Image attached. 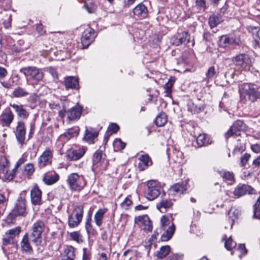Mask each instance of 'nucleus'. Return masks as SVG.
Returning a JSON list of instances; mask_svg holds the SVG:
<instances>
[{"mask_svg": "<svg viewBox=\"0 0 260 260\" xmlns=\"http://www.w3.org/2000/svg\"><path fill=\"white\" fill-rule=\"evenodd\" d=\"M240 100L243 102L253 103L260 99V88L253 84L244 83L239 86Z\"/></svg>", "mask_w": 260, "mask_h": 260, "instance_id": "nucleus-1", "label": "nucleus"}, {"mask_svg": "<svg viewBox=\"0 0 260 260\" xmlns=\"http://www.w3.org/2000/svg\"><path fill=\"white\" fill-rule=\"evenodd\" d=\"M232 62L236 69L240 71H249L252 66L251 59L245 53L239 54L232 58Z\"/></svg>", "mask_w": 260, "mask_h": 260, "instance_id": "nucleus-2", "label": "nucleus"}, {"mask_svg": "<svg viewBox=\"0 0 260 260\" xmlns=\"http://www.w3.org/2000/svg\"><path fill=\"white\" fill-rule=\"evenodd\" d=\"M45 223L38 220L34 222L31 228L30 240L36 246L41 245L42 242V233L45 230Z\"/></svg>", "mask_w": 260, "mask_h": 260, "instance_id": "nucleus-3", "label": "nucleus"}, {"mask_svg": "<svg viewBox=\"0 0 260 260\" xmlns=\"http://www.w3.org/2000/svg\"><path fill=\"white\" fill-rule=\"evenodd\" d=\"M20 72L24 74L26 77L30 78L37 82L42 81L44 78V73L42 70L36 67H27L21 68Z\"/></svg>", "mask_w": 260, "mask_h": 260, "instance_id": "nucleus-4", "label": "nucleus"}, {"mask_svg": "<svg viewBox=\"0 0 260 260\" xmlns=\"http://www.w3.org/2000/svg\"><path fill=\"white\" fill-rule=\"evenodd\" d=\"M25 191L22 192L17 200L14 207L12 211V214L14 216H20L25 217L27 214L26 211V199L23 194Z\"/></svg>", "mask_w": 260, "mask_h": 260, "instance_id": "nucleus-5", "label": "nucleus"}, {"mask_svg": "<svg viewBox=\"0 0 260 260\" xmlns=\"http://www.w3.org/2000/svg\"><path fill=\"white\" fill-rule=\"evenodd\" d=\"M145 196L149 200H153L160 194V187L156 181L154 180L148 181Z\"/></svg>", "mask_w": 260, "mask_h": 260, "instance_id": "nucleus-6", "label": "nucleus"}, {"mask_svg": "<svg viewBox=\"0 0 260 260\" xmlns=\"http://www.w3.org/2000/svg\"><path fill=\"white\" fill-rule=\"evenodd\" d=\"M13 132L19 144L22 146L25 144L26 127L24 121H18Z\"/></svg>", "mask_w": 260, "mask_h": 260, "instance_id": "nucleus-7", "label": "nucleus"}, {"mask_svg": "<svg viewBox=\"0 0 260 260\" xmlns=\"http://www.w3.org/2000/svg\"><path fill=\"white\" fill-rule=\"evenodd\" d=\"M246 129V125L242 120H237L231 126V128L225 134V137L228 139L234 136H238L240 135V132Z\"/></svg>", "mask_w": 260, "mask_h": 260, "instance_id": "nucleus-8", "label": "nucleus"}, {"mask_svg": "<svg viewBox=\"0 0 260 260\" xmlns=\"http://www.w3.org/2000/svg\"><path fill=\"white\" fill-rule=\"evenodd\" d=\"M94 30L88 25L86 26L82 32V49L87 48L94 41Z\"/></svg>", "mask_w": 260, "mask_h": 260, "instance_id": "nucleus-9", "label": "nucleus"}, {"mask_svg": "<svg viewBox=\"0 0 260 260\" xmlns=\"http://www.w3.org/2000/svg\"><path fill=\"white\" fill-rule=\"evenodd\" d=\"M53 151L47 148L38 158V164L39 168L42 169L52 163Z\"/></svg>", "mask_w": 260, "mask_h": 260, "instance_id": "nucleus-10", "label": "nucleus"}, {"mask_svg": "<svg viewBox=\"0 0 260 260\" xmlns=\"http://www.w3.org/2000/svg\"><path fill=\"white\" fill-rule=\"evenodd\" d=\"M14 119V114L10 108L3 111L0 116V124L3 127H9Z\"/></svg>", "mask_w": 260, "mask_h": 260, "instance_id": "nucleus-11", "label": "nucleus"}, {"mask_svg": "<svg viewBox=\"0 0 260 260\" xmlns=\"http://www.w3.org/2000/svg\"><path fill=\"white\" fill-rule=\"evenodd\" d=\"M235 44L240 45L241 41L239 37L223 35L220 37L218 41V45L220 47L225 48L229 45Z\"/></svg>", "mask_w": 260, "mask_h": 260, "instance_id": "nucleus-12", "label": "nucleus"}, {"mask_svg": "<svg viewBox=\"0 0 260 260\" xmlns=\"http://www.w3.org/2000/svg\"><path fill=\"white\" fill-rule=\"evenodd\" d=\"M135 221L139 226L143 228L145 231H152V224L148 215L139 216L135 218Z\"/></svg>", "mask_w": 260, "mask_h": 260, "instance_id": "nucleus-13", "label": "nucleus"}, {"mask_svg": "<svg viewBox=\"0 0 260 260\" xmlns=\"http://www.w3.org/2000/svg\"><path fill=\"white\" fill-rule=\"evenodd\" d=\"M80 176L76 173L70 174L67 179V182L70 189L74 191H80L81 186L79 183Z\"/></svg>", "mask_w": 260, "mask_h": 260, "instance_id": "nucleus-14", "label": "nucleus"}, {"mask_svg": "<svg viewBox=\"0 0 260 260\" xmlns=\"http://www.w3.org/2000/svg\"><path fill=\"white\" fill-rule=\"evenodd\" d=\"M173 205L172 200L165 193L161 196L160 202L157 204V208L162 213L166 212Z\"/></svg>", "mask_w": 260, "mask_h": 260, "instance_id": "nucleus-15", "label": "nucleus"}, {"mask_svg": "<svg viewBox=\"0 0 260 260\" xmlns=\"http://www.w3.org/2000/svg\"><path fill=\"white\" fill-rule=\"evenodd\" d=\"M189 40L190 35L187 31L178 32L172 39L173 44L176 46H179L182 44L188 43Z\"/></svg>", "mask_w": 260, "mask_h": 260, "instance_id": "nucleus-16", "label": "nucleus"}, {"mask_svg": "<svg viewBox=\"0 0 260 260\" xmlns=\"http://www.w3.org/2000/svg\"><path fill=\"white\" fill-rule=\"evenodd\" d=\"M63 85L66 89H79V78L75 76H67L64 78Z\"/></svg>", "mask_w": 260, "mask_h": 260, "instance_id": "nucleus-17", "label": "nucleus"}, {"mask_svg": "<svg viewBox=\"0 0 260 260\" xmlns=\"http://www.w3.org/2000/svg\"><path fill=\"white\" fill-rule=\"evenodd\" d=\"M31 202L34 205H40L42 203V191L38 185H35L30 191Z\"/></svg>", "mask_w": 260, "mask_h": 260, "instance_id": "nucleus-18", "label": "nucleus"}, {"mask_svg": "<svg viewBox=\"0 0 260 260\" xmlns=\"http://www.w3.org/2000/svg\"><path fill=\"white\" fill-rule=\"evenodd\" d=\"M253 190V188L249 185L239 184L235 188L233 193L236 197L239 198L246 193H252Z\"/></svg>", "mask_w": 260, "mask_h": 260, "instance_id": "nucleus-19", "label": "nucleus"}, {"mask_svg": "<svg viewBox=\"0 0 260 260\" xmlns=\"http://www.w3.org/2000/svg\"><path fill=\"white\" fill-rule=\"evenodd\" d=\"M10 106L14 109L18 117L22 119H26L28 117L29 113L24 108L23 105L10 103Z\"/></svg>", "mask_w": 260, "mask_h": 260, "instance_id": "nucleus-20", "label": "nucleus"}, {"mask_svg": "<svg viewBox=\"0 0 260 260\" xmlns=\"http://www.w3.org/2000/svg\"><path fill=\"white\" fill-rule=\"evenodd\" d=\"M20 245L23 253L30 254L32 253L33 249L30 244L28 233H25L23 236L20 242Z\"/></svg>", "mask_w": 260, "mask_h": 260, "instance_id": "nucleus-21", "label": "nucleus"}, {"mask_svg": "<svg viewBox=\"0 0 260 260\" xmlns=\"http://www.w3.org/2000/svg\"><path fill=\"white\" fill-rule=\"evenodd\" d=\"M99 135V132L93 128L87 129L86 128L84 140L89 144H94Z\"/></svg>", "mask_w": 260, "mask_h": 260, "instance_id": "nucleus-22", "label": "nucleus"}, {"mask_svg": "<svg viewBox=\"0 0 260 260\" xmlns=\"http://www.w3.org/2000/svg\"><path fill=\"white\" fill-rule=\"evenodd\" d=\"M67 114L70 120L78 119L81 115V107L78 105L75 106L68 110Z\"/></svg>", "mask_w": 260, "mask_h": 260, "instance_id": "nucleus-23", "label": "nucleus"}, {"mask_svg": "<svg viewBox=\"0 0 260 260\" xmlns=\"http://www.w3.org/2000/svg\"><path fill=\"white\" fill-rule=\"evenodd\" d=\"M134 15L138 18H145L147 16V7L142 4H139L133 10Z\"/></svg>", "mask_w": 260, "mask_h": 260, "instance_id": "nucleus-24", "label": "nucleus"}, {"mask_svg": "<svg viewBox=\"0 0 260 260\" xmlns=\"http://www.w3.org/2000/svg\"><path fill=\"white\" fill-rule=\"evenodd\" d=\"M59 178L58 174L56 173H46L43 178V181L45 184L48 185H52L57 182Z\"/></svg>", "mask_w": 260, "mask_h": 260, "instance_id": "nucleus-25", "label": "nucleus"}, {"mask_svg": "<svg viewBox=\"0 0 260 260\" xmlns=\"http://www.w3.org/2000/svg\"><path fill=\"white\" fill-rule=\"evenodd\" d=\"M75 256V249L71 246H66L61 254L62 260H73Z\"/></svg>", "mask_w": 260, "mask_h": 260, "instance_id": "nucleus-26", "label": "nucleus"}, {"mask_svg": "<svg viewBox=\"0 0 260 260\" xmlns=\"http://www.w3.org/2000/svg\"><path fill=\"white\" fill-rule=\"evenodd\" d=\"M140 162L138 168L140 171L145 170L147 167L152 165V161L148 155H142L140 157Z\"/></svg>", "mask_w": 260, "mask_h": 260, "instance_id": "nucleus-27", "label": "nucleus"}, {"mask_svg": "<svg viewBox=\"0 0 260 260\" xmlns=\"http://www.w3.org/2000/svg\"><path fill=\"white\" fill-rule=\"evenodd\" d=\"M188 187V184L187 181L179 182L172 187V189L176 193L182 194L185 191Z\"/></svg>", "mask_w": 260, "mask_h": 260, "instance_id": "nucleus-28", "label": "nucleus"}, {"mask_svg": "<svg viewBox=\"0 0 260 260\" xmlns=\"http://www.w3.org/2000/svg\"><path fill=\"white\" fill-rule=\"evenodd\" d=\"M223 21L221 16L218 14H213L209 17L208 23L211 28H214Z\"/></svg>", "mask_w": 260, "mask_h": 260, "instance_id": "nucleus-29", "label": "nucleus"}, {"mask_svg": "<svg viewBox=\"0 0 260 260\" xmlns=\"http://www.w3.org/2000/svg\"><path fill=\"white\" fill-rule=\"evenodd\" d=\"M81 220V213L73 214L69 219V225L71 228H74L78 225Z\"/></svg>", "mask_w": 260, "mask_h": 260, "instance_id": "nucleus-30", "label": "nucleus"}, {"mask_svg": "<svg viewBox=\"0 0 260 260\" xmlns=\"http://www.w3.org/2000/svg\"><path fill=\"white\" fill-rule=\"evenodd\" d=\"M106 208H103L99 209L94 215V220L96 224L98 226H100L102 224V220L104 214L107 212Z\"/></svg>", "mask_w": 260, "mask_h": 260, "instance_id": "nucleus-31", "label": "nucleus"}, {"mask_svg": "<svg viewBox=\"0 0 260 260\" xmlns=\"http://www.w3.org/2000/svg\"><path fill=\"white\" fill-rule=\"evenodd\" d=\"M218 74V72L216 70L214 66H211L209 68L206 73V78L205 80L207 81L213 80L215 79Z\"/></svg>", "mask_w": 260, "mask_h": 260, "instance_id": "nucleus-32", "label": "nucleus"}, {"mask_svg": "<svg viewBox=\"0 0 260 260\" xmlns=\"http://www.w3.org/2000/svg\"><path fill=\"white\" fill-rule=\"evenodd\" d=\"M81 157V151L80 150H71L68 151L67 154V158L71 161H75Z\"/></svg>", "mask_w": 260, "mask_h": 260, "instance_id": "nucleus-33", "label": "nucleus"}, {"mask_svg": "<svg viewBox=\"0 0 260 260\" xmlns=\"http://www.w3.org/2000/svg\"><path fill=\"white\" fill-rule=\"evenodd\" d=\"M214 171L216 172L225 180L232 181L234 179V174L232 172L219 169H214Z\"/></svg>", "mask_w": 260, "mask_h": 260, "instance_id": "nucleus-34", "label": "nucleus"}, {"mask_svg": "<svg viewBox=\"0 0 260 260\" xmlns=\"http://www.w3.org/2000/svg\"><path fill=\"white\" fill-rule=\"evenodd\" d=\"M174 231L175 226L173 224L161 235V240L162 241H167L169 240L172 238Z\"/></svg>", "mask_w": 260, "mask_h": 260, "instance_id": "nucleus-35", "label": "nucleus"}, {"mask_svg": "<svg viewBox=\"0 0 260 260\" xmlns=\"http://www.w3.org/2000/svg\"><path fill=\"white\" fill-rule=\"evenodd\" d=\"M171 251V247L169 245L161 246L157 251L156 256L158 258H162L166 256Z\"/></svg>", "mask_w": 260, "mask_h": 260, "instance_id": "nucleus-36", "label": "nucleus"}, {"mask_svg": "<svg viewBox=\"0 0 260 260\" xmlns=\"http://www.w3.org/2000/svg\"><path fill=\"white\" fill-rule=\"evenodd\" d=\"M167 121V117L164 112H161L158 115L155 120L156 125L159 127L164 126L166 123Z\"/></svg>", "mask_w": 260, "mask_h": 260, "instance_id": "nucleus-37", "label": "nucleus"}, {"mask_svg": "<svg viewBox=\"0 0 260 260\" xmlns=\"http://www.w3.org/2000/svg\"><path fill=\"white\" fill-rule=\"evenodd\" d=\"M105 155L102 150H98L94 154L93 157V164H96L100 162L105 159Z\"/></svg>", "mask_w": 260, "mask_h": 260, "instance_id": "nucleus-38", "label": "nucleus"}, {"mask_svg": "<svg viewBox=\"0 0 260 260\" xmlns=\"http://www.w3.org/2000/svg\"><path fill=\"white\" fill-rule=\"evenodd\" d=\"M187 105L188 111H190L192 113H197L202 111L201 107L195 105L191 100L188 101Z\"/></svg>", "mask_w": 260, "mask_h": 260, "instance_id": "nucleus-39", "label": "nucleus"}, {"mask_svg": "<svg viewBox=\"0 0 260 260\" xmlns=\"http://www.w3.org/2000/svg\"><path fill=\"white\" fill-rule=\"evenodd\" d=\"M226 238L225 235L222 238V239L225 240L224 246L227 250H232L236 246V243L233 241L231 237L226 239Z\"/></svg>", "mask_w": 260, "mask_h": 260, "instance_id": "nucleus-40", "label": "nucleus"}, {"mask_svg": "<svg viewBox=\"0 0 260 260\" xmlns=\"http://www.w3.org/2000/svg\"><path fill=\"white\" fill-rule=\"evenodd\" d=\"M245 145L243 143H238L235 145L233 151L234 155H238L245 150Z\"/></svg>", "mask_w": 260, "mask_h": 260, "instance_id": "nucleus-41", "label": "nucleus"}, {"mask_svg": "<svg viewBox=\"0 0 260 260\" xmlns=\"http://www.w3.org/2000/svg\"><path fill=\"white\" fill-rule=\"evenodd\" d=\"M84 7L88 13H93L96 9V6L89 0L85 1Z\"/></svg>", "mask_w": 260, "mask_h": 260, "instance_id": "nucleus-42", "label": "nucleus"}, {"mask_svg": "<svg viewBox=\"0 0 260 260\" xmlns=\"http://www.w3.org/2000/svg\"><path fill=\"white\" fill-rule=\"evenodd\" d=\"M247 29L253 36H255L256 37L259 39V41H258V44H260V27L258 26L249 25L247 26Z\"/></svg>", "mask_w": 260, "mask_h": 260, "instance_id": "nucleus-43", "label": "nucleus"}, {"mask_svg": "<svg viewBox=\"0 0 260 260\" xmlns=\"http://www.w3.org/2000/svg\"><path fill=\"white\" fill-rule=\"evenodd\" d=\"M28 94V92L20 87H17L13 92V95L15 98L24 97Z\"/></svg>", "mask_w": 260, "mask_h": 260, "instance_id": "nucleus-44", "label": "nucleus"}, {"mask_svg": "<svg viewBox=\"0 0 260 260\" xmlns=\"http://www.w3.org/2000/svg\"><path fill=\"white\" fill-rule=\"evenodd\" d=\"M11 14L9 12L5 11L4 13V17L3 18V24L6 28H9L11 26L12 18Z\"/></svg>", "mask_w": 260, "mask_h": 260, "instance_id": "nucleus-45", "label": "nucleus"}, {"mask_svg": "<svg viewBox=\"0 0 260 260\" xmlns=\"http://www.w3.org/2000/svg\"><path fill=\"white\" fill-rule=\"evenodd\" d=\"M197 143L201 147L209 144L205 134H200L197 138Z\"/></svg>", "mask_w": 260, "mask_h": 260, "instance_id": "nucleus-46", "label": "nucleus"}, {"mask_svg": "<svg viewBox=\"0 0 260 260\" xmlns=\"http://www.w3.org/2000/svg\"><path fill=\"white\" fill-rule=\"evenodd\" d=\"M8 166L6 167V172L4 173H2L4 174V177L5 179L11 181L12 180L16 175V169L14 168L10 172H8Z\"/></svg>", "mask_w": 260, "mask_h": 260, "instance_id": "nucleus-47", "label": "nucleus"}, {"mask_svg": "<svg viewBox=\"0 0 260 260\" xmlns=\"http://www.w3.org/2000/svg\"><path fill=\"white\" fill-rule=\"evenodd\" d=\"M126 144L123 142L120 139H116L113 142V146L115 151L123 149Z\"/></svg>", "mask_w": 260, "mask_h": 260, "instance_id": "nucleus-48", "label": "nucleus"}, {"mask_svg": "<svg viewBox=\"0 0 260 260\" xmlns=\"http://www.w3.org/2000/svg\"><path fill=\"white\" fill-rule=\"evenodd\" d=\"M21 228L17 226L15 228L10 229L6 232V236H9L13 239L16 236L18 235L21 232Z\"/></svg>", "mask_w": 260, "mask_h": 260, "instance_id": "nucleus-49", "label": "nucleus"}, {"mask_svg": "<svg viewBox=\"0 0 260 260\" xmlns=\"http://www.w3.org/2000/svg\"><path fill=\"white\" fill-rule=\"evenodd\" d=\"M9 161L6 157L1 156L0 157V173L6 172V167L9 165Z\"/></svg>", "mask_w": 260, "mask_h": 260, "instance_id": "nucleus-50", "label": "nucleus"}, {"mask_svg": "<svg viewBox=\"0 0 260 260\" xmlns=\"http://www.w3.org/2000/svg\"><path fill=\"white\" fill-rule=\"evenodd\" d=\"M235 211H233V209H231L228 214L229 218V222L231 223V228H232L233 225L235 222V219L238 217L237 215H235Z\"/></svg>", "mask_w": 260, "mask_h": 260, "instance_id": "nucleus-51", "label": "nucleus"}, {"mask_svg": "<svg viewBox=\"0 0 260 260\" xmlns=\"http://www.w3.org/2000/svg\"><path fill=\"white\" fill-rule=\"evenodd\" d=\"M250 157V154L245 153L240 157V165L242 167H244Z\"/></svg>", "mask_w": 260, "mask_h": 260, "instance_id": "nucleus-52", "label": "nucleus"}, {"mask_svg": "<svg viewBox=\"0 0 260 260\" xmlns=\"http://www.w3.org/2000/svg\"><path fill=\"white\" fill-rule=\"evenodd\" d=\"M196 6L199 11H204L206 9V3L205 0H196Z\"/></svg>", "mask_w": 260, "mask_h": 260, "instance_id": "nucleus-53", "label": "nucleus"}, {"mask_svg": "<svg viewBox=\"0 0 260 260\" xmlns=\"http://www.w3.org/2000/svg\"><path fill=\"white\" fill-rule=\"evenodd\" d=\"M36 129V124L35 121H32L29 124V130L28 135V139H31L34 134Z\"/></svg>", "mask_w": 260, "mask_h": 260, "instance_id": "nucleus-54", "label": "nucleus"}, {"mask_svg": "<svg viewBox=\"0 0 260 260\" xmlns=\"http://www.w3.org/2000/svg\"><path fill=\"white\" fill-rule=\"evenodd\" d=\"M35 171L33 164H28L25 166L24 172L28 175H31Z\"/></svg>", "mask_w": 260, "mask_h": 260, "instance_id": "nucleus-55", "label": "nucleus"}, {"mask_svg": "<svg viewBox=\"0 0 260 260\" xmlns=\"http://www.w3.org/2000/svg\"><path fill=\"white\" fill-rule=\"evenodd\" d=\"M132 204V201L128 197H126L124 201L121 203V206L123 209L127 210L128 209L129 206H131Z\"/></svg>", "mask_w": 260, "mask_h": 260, "instance_id": "nucleus-56", "label": "nucleus"}, {"mask_svg": "<svg viewBox=\"0 0 260 260\" xmlns=\"http://www.w3.org/2000/svg\"><path fill=\"white\" fill-rule=\"evenodd\" d=\"M236 249L239 250L241 253L239 256L240 258L242 257V255H245L247 252V250L246 249V247H245V246L244 244H239L238 248H237Z\"/></svg>", "mask_w": 260, "mask_h": 260, "instance_id": "nucleus-57", "label": "nucleus"}, {"mask_svg": "<svg viewBox=\"0 0 260 260\" xmlns=\"http://www.w3.org/2000/svg\"><path fill=\"white\" fill-rule=\"evenodd\" d=\"M83 250L82 260H91V254L90 251L86 248H84Z\"/></svg>", "mask_w": 260, "mask_h": 260, "instance_id": "nucleus-58", "label": "nucleus"}, {"mask_svg": "<svg viewBox=\"0 0 260 260\" xmlns=\"http://www.w3.org/2000/svg\"><path fill=\"white\" fill-rule=\"evenodd\" d=\"M70 237L72 240L77 242V243H80V235L79 232H74L70 234Z\"/></svg>", "mask_w": 260, "mask_h": 260, "instance_id": "nucleus-59", "label": "nucleus"}, {"mask_svg": "<svg viewBox=\"0 0 260 260\" xmlns=\"http://www.w3.org/2000/svg\"><path fill=\"white\" fill-rule=\"evenodd\" d=\"M119 126L114 123H112L109 125L108 128V130L112 132L113 133H116L119 130Z\"/></svg>", "mask_w": 260, "mask_h": 260, "instance_id": "nucleus-60", "label": "nucleus"}, {"mask_svg": "<svg viewBox=\"0 0 260 260\" xmlns=\"http://www.w3.org/2000/svg\"><path fill=\"white\" fill-rule=\"evenodd\" d=\"M174 81H168L166 84L165 85V89L166 90L165 92H167V94L170 93L171 92V88L173 86Z\"/></svg>", "mask_w": 260, "mask_h": 260, "instance_id": "nucleus-61", "label": "nucleus"}, {"mask_svg": "<svg viewBox=\"0 0 260 260\" xmlns=\"http://www.w3.org/2000/svg\"><path fill=\"white\" fill-rule=\"evenodd\" d=\"M165 260H182V255L178 253H174Z\"/></svg>", "mask_w": 260, "mask_h": 260, "instance_id": "nucleus-62", "label": "nucleus"}, {"mask_svg": "<svg viewBox=\"0 0 260 260\" xmlns=\"http://www.w3.org/2000/svg\"><path fill=\"white\" fill-rule=\"evenodd\" d=\"M13 239L10 237L9 236H6L5 235L4 237L3 238V245H7L8 244H11L13 241Z\"/></svg>", "mask_w": 260, "mask_h": 260, "instance_id": "nucleus-63", "label": "nucleus"}, {"mask_svg": "<svg viewBox=\"0 0 260 260\" xmlns=\"http://www.w3.org/2000/svg\"><path fill=\"white\" fill-rule=\"evenodd\" d=\"M251 149L252 151L255 153H258L260 152V144H254L251 145Z\"/></svg>", "mask_w": 260, "mask_h": 260, "instance_id": "nucleus-64", "label": "nucleus"}]
</instances>
